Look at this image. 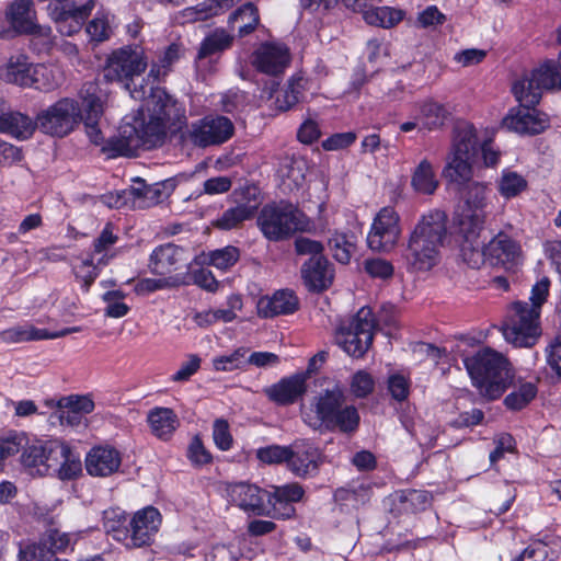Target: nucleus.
<instances>
[{
    "mask_svg": "<svg viewBox=\"0 0 561 561\" xmlns=\"http://www.w3.org/2000/svg\"><path fill=\"white\" fill-rule=\"evenodd\" d=\"M139 116L135 118V125L121 126L118 135L105 141L101 151L107 158L134 157L140 148L151 149L161 144L167 135L168 124L180 118L181 107L165 90L150 88V94L139 110Z\"/></svg>",
    "mask_w": 561,
    "mask_h": 561,
    "instance_id": "nucleus-1",
    "label": "nucleus"
},
{
    "mask_svg": "<svg viewBox=\"0 0 561 561\" xmlns=\"http://www.w3.org/2000/svg\"><path fill=\"white\" fill-rule=\"evenodd\" d=\"M447 234V216L434 209L421 216L410 232L402 260L410 272H427L440 261V248Z\"/></svg>",
    "mask_w": 561,
    "mask_h": 561,
    "instance_id": "nucleus-2",
    "label": "nucleus"
},
{
    "mask_svg": "<svg viewBox=\"0 0 561 561\" xmlns=\"http://www.w3.org/2000/svg\"><path fill=\"white\" fill-rule=\"evenodd\" d=\"M550 280L543 276L531 288L530 304L514 302L503 325L504 339L515 347H531L541 334L539 318L549 295Z\"/></svg>",
    "mask_w": 561,
    "mask_h": 561,
    "instance_id": "nucleus-3",
    "label": "nucleus"
},
{
    "mask_svg": "<svg viewBox=\"0 0 561 561\" xmlns=\"http://www.w3.org/2000/svg\"><path fill=\"white\" fill-rule=\"evenodd\" d=\"M486 191L488 185L484 183L473 181L465 185L461 194L463 204L455 215L462 250L473 264H478L481 256L477 252V237L481 234L486 219Z\"/></svg>",
    "mask_w": 561,
    "mask_h": 561,
    "instance_id": "nucleus-4",
    "label": "nucleus"
},
{
    "mask_svg": "<svg viewBox=\"0 0 561 561\" xmlns=\"http://www.w3.org/2000/svg\"><path fill=\"white\" fill-rule=\"evenodd\" d=\"M473 385L490 399L500 398L512 383L513 373L508 359L500 352L483 347L463 359Z\"/></svg>",
    "mask_w": 561,
    "mask_h": 561,
    "instance_id": "nucleus-5",
    "label": "nucleus"
},
{
    "mask_svg": "<svg viewBox=\"0 0 561 561\" xmlns=\"http://www.w3.org/2000/svg\"><path fill=\"white\" fill-rule=\"evenodd\" d=\"M314 415H309L306 423L314 430L324 426L342 433H354L359 425V413L354 405L346 404L341 387L328 389L316 398Z\"/></svg>",
    "mask_w": 561,
    "mask_h": 561,
    "instance_id": "nucleus-6",
    "label": "nucleus"
},
{
    "mask_svg": "<svg viewBox=\"0 0 561 561\" xmlns=\"http://www.w3.org/2000/svg\"><path fill=\"white\" fill-rule=\"evenodd\" d=\"M147 65L144 53L137 47H119L107 55L102 68L103 78L107 82L123 83L133 99L145 101L147 96L142 88L140 90L131 89L130 83L135 77L146 70Z\"/></svg>",
    "mask_w": 561,
    "mask_h": 561,
    "instance_id": "nucleus-7",
    "label": "nucleus"
},
{
    "mask_svg": "<svg viewBox=\"0 0 561 561\" xmlns=\"http://www.w3.org/2000/svg\"><path fill=\"white\" fill-rule=\"evenodd\" d=\"M460 256L471 268H479L484 261L492 266H500L506 271H513L523 261L520 244L505 232H499L482 247L480 234L477 237V252L481 255L480 262L473 264L462 250V240L459 241Z\"/></svg>",
    "mask_w": 561,
    "mask_h": 561,
    "instance_id": "nucleus-8",
    "label": "nucleus"
},
{
    "mask_svg": "<svg viewBox=\"0 0 561 561\" xmlns=\"http://www.w3.org/2000/svg\"><path fill=\"white\" fill-rule=\"evenodd\" d=\"M375 316L370 308L363 307L348 321L343 322L335 334V341L350 356L359 358L373 343Z\"/></svg>",
    "mask_w": 561,
    "mask_h": 561,
    "instance_id": "nucleus-9",
    "label": "nucleus"
},
{
    "mask_svg": "<svg viewBox=\"0 0 561 561\" xmlns=\"http://www.w3.org/2000/svg\"><path fill=\"white\" fill-rule=\"evenodd\" d=\"M81 119L78 102L65 98L37 115V127L47 135L65 137L75 129Z\"/></svg>",
    "mask_w": 561,
    "mask_h": 561,
    "instance_id": "nucleus-10",
    "label": "nucleus"
},
{
    "mask_svg": "<svg viewBox=\"0 0 561 561\" xmlns=\"http://www.w3.org/2000/svg\"><path fill=\"white\" fill-rule=\"evenodd\" d=\"M227 492L233 504L256 516L271 515L275 511V505L280 502L278 488L271 493L255 484L239 482L230 484Z\"/></svg>",
    "mask_w": 561,
    "mask_h": 561,
    "instance_id": "nucleus-11",
    "label": "nucleus"
},
{
    "mask_svg": "<svg viewBox=\"0 0 561 561\" xmlns=\"http://www.w3.org/2000/svg\"><path fill=\"white\" fill-rule=\"evenodd\" d=\"M251 64L259 72L267 76L262 85L261 99L275 100L277 104L280 85V47L271 43L261 44L252 54Z\"/></svg>",
    "mask_w": 561,
    "mask_h": 561,
    "instance_id": "nucleus-12",
    "label": "nucleus"
},
{
    "mask_svg": "<svg viewBox=\"0 0 561 561\" xmlns=\"http://www.w3.org/2000/svg\"><path fill=\"white\" fill-rule=\"evenodd\" d=\"M401 232L399 214L393 207H382L373 220L367 244L373 251L390 252L398 243Z\"/></svg>",
    "mask_w": 561,
    "mask_h": 561,
    "instance_id": "nucleus-13",
    "label": "nucleus"
},
{
    "mask_svg": "<svg viewBox=\"0 0 561 561\" xmlns=\"http://www.w3.org/2000/svg\"><path fill=\"white\" fill-rule=\"evenodd\" d=\"M234 131L232 122L221 115H208L191 124L188 139L201 148L218 146L228 141Z\"/></svg>",
    "mask_w": 561,
    "mask_h": 561,
    "instance_id": "nucleus-14",
    "label": "nucleus"
},
{
    "mask_svg": "<svg viewBox=\"0 0 561 561\" xmlns=\"http://www.w3.org/2000/svg\"><path fill=\"white\" fill-rule=\"evenodd\" d=\"M80 98L85 112L84 126L91 142L103 146L102 131L99 128V121L104 112V104L107 94L95 81L85 82L80 90Z\"/></svg>",
    "mask_w": 561,
    "mask_h": 561,
    "instance_id": "nucleus-15",
    "label": "nucleus"
},
{
    "mask_svg": "<svg viewBox=\"0 0 561 561\" xmlns=\"http://www.w3.org/2000/svg\"><path fill=\"white\" fill-rule=\"evenodd\" d=\"M162 517L153 506L137 511L128 522L126 548H141L151 545L158 533Z\"/></svg>",
    "mask_w": 561,
    "mask_h": 561,
    "instance_id": "nucleus-16",
    "label": "nucleus"
},
{
    "mask_svg": "<svg viewBox=\"0 0 561 561\" xmlns=\"http://www.w3.org/2000/svg\"><path fill=\"white\" fill-rule=\"evenodd\" d=\"M93 7V0H89L82 5H78L76 0H51L47 9L50 18L58 23L59 32L70 36L80 30Z\"/></svg>",
    "mask_w": 561,
    "mask_h": 561,
    "instance_id": "nucleus-17",
    "label": "nucleus"
},
{
    "mask_svg": "<svg viewBox=\"0 0 561 561\" xmlns=\"http://www.w3.org/2000/svg\"><path fill=\"white\" fill-rule=\"evenodd\" d=\"M535 106L512 107L502 119V127L519 135H538L550 126L549 116Z\"/></svg>",
    "mask_w": 561,
    "mask_h": 561,
    "instance_id": "nucleus-18",
    "label": "nucleus"
},
{
    "mask_svg": "<svg viewBox=\"0 0 561 561\" xmlns=\"http://www.w3.org/2000/svg\"><path fill=\"white\" fill-rule=\"evenodd\" d=\"M94 402L89 396L71 394L62 397L55 404V411L50 414L51 424L78 427L83 424L84 415L94 410Z\"/></svg>",
    "mask_w": 561,
    "mask_h": 561,
    "instance_id": "nucleus-19",
    "label": "nucleus"
},
{
    "mask_svg": "<svg viewBox=\"0 0 561 561\" xmlns=\"http://www.w3.org/2000/svg\"><path fill=\"white\" fill-rule=\"evenodd\" d=\"M283 461L297 476H307L318 470L321 462L320 450L310 442L300 440L283 447Z\"/></svg>",
    "mask_w": 561,
    "mask_h": 561,
    "instance_id": "nucleus-20",
    "label": "nucleus"
},
{
    "mask_svg": "<svg viewBox=\"0 0 561 561\" xmlns=\"http://www.w3.org/2000/svg\"><path fill=\"white\" fill-rule=\"evenodd\" d=\"M301 275L309 290L322 291L332 285L334 271L327 257L317 252L302 265Z\"/></svg>",
    "mask_w": 561,
    "mask_h": 561,
    "instance_id": "nucleus-21",
    "label": "nucleus"
},
{
    "mask_svg": "<svg viewBox=\"0 0 561 561\" xmlns=\"http://www.w3.org/2000/svg\"><path fill=\"white\" fill-rule=\"evenodd\" d=\"M121 465V453L108 445L94 446L85 457V469L93 477H108L117 472Z\"/></svg>",
    "mask_w": 561,
    "mask_h": 561,
    "instance_id": "nucleus-22",
    "label": "nucleus"
},
{
    "mask_svg": "<svg viewBox=\"0 0 561 561\" xmlns=\"http://www.w3.org/2000/svg\"><path fill=\"white\" fill-rule=\"evenodd\" d=\"M186 251L173 243H167L156 248L150 255V271L160 276H165L186 265Z\"/></svg>",
    "mask_w": 561,
    "mask_h": 561,
    "instance_id": "nucleus-23",
    "label": "nucleus"
},
{
    "mask_svg": "<svg viewBox=\"0 0 561 561\" xmlns=\"http://www.w3.org/2000/svg\"><path fill=\"white\" fill-rule=\"evenodd\" d=\"M245 192L249 196L248 203H241L236 207L225 210L222 215L214 221L215 227L221 230H230L254 216L259 206V202L255 198L257 188L255 186H249L245 188Z\"/></svg>",
    "mask_w": 561,
    "mask_h": 561,
    "instance_id": "nucleus-24",
    "label": "nucleus"
},
{
    "mask_svg": "<svg viewBox=\"0 0 561 561\" xmlns=\"http://www.w3.org/2000/svg\"><path fill=\"white\" fill-rule=\"evenodd\" d=\"M33 66L24 55L12 56L0 68V78L12 84L27 87L32 83Z\"/></svg>",
    "mask_w": 561,
    "mask_h": 561,
    "instance_id": "nucleus-25",
    "label": "nucleus"
},
{
    "mask_svg": "<svg viewBox=\"0 0 561 561\" xmlns=\"http://www.w3.org/2000/svg\"><path fill=\"white\" fill-rule=\"evenodd\" d=\"M36 127L37 121H33L28 115L7 110L2 118L0 133L8 134L19 140H25L33 135Z\"/></svg>",
    "mask_w": 561,
    "mask_h": 561,
    "instance_id": "nucleus-26",
    "label": "nucleus"
},
{
    "mask_svg": "<svg viewBox=\"0 0 561 561\" xmlns=\"http://www.w3.org/2000/svg\"><path fill=\"white\" fill-rule=\"evenodd\" d=\"M449 112L444 104L433 100H425L417 105L416 118L421 129L436 130L445 125Z\"/></svg>",
    "mask_w": 561,
    "mask_h": 561,
    "instance_id": "nucleus-27",
    "label": "nucleus"
},
{
    "mask_svg": "<svg viewBox=\"0 0 561 561\" xmlns=\"http://www.w3.org/2000/svg\"><path fill=\"white\" fill-rule=\"evenodd\" d=\"M147 420L152 434L163 440H168L180 424L176 414L169 408L152 409Z\"/></svg>",
    "mask_w": 561,
    "mask_h": 561,
    "instance_id": "nucleus-28",
    "label": "nucleus"
},
{
    "mask_svg": "<svg viewBox=\"0 0 561 561\" xmlns=\"http://www.w3.org/2000/svg\"><path fill=\"white\" fill-rule=\"evenodd\" d=\"M314 221L297 207L283 205V237L295 233H314Z\"/></svg>",
    "mask_w": 561,
    "mask_h": 561,
    "instance_id": "nucleus-29",
    "label": "nucleus"
},
{
    "mask_svg": "<svg viewBox=\"0 0 561 561\" xmlns=\"http://www.w3.org/2000/svg\"><path fill=\"white\" fill-rule=\"evenodd\" d=\"M367 1L368 0L365 1L363 9L356 10L355 12H362L364 20L370 25L391 28L399 24L405 16V12L401 9L391 7L368 8Z\"/></svg>",
    "mask_w": 561,
    "mask_h": 561,
    "instance_id": "nucleus-30",
    "label": "nucleus"
},
{
    "mask_svg": "<svg viewBox=\"0 0 561 561\" xmlns=\"http://www.w3.org/2000/svg\"><path fill=\"white\" fill-rule=\"evenodd\" d=\"M7 15L15 31L26 33L34 30L35 10L32 0H13Z\"/></svg>",
    "mask_w": 561,
    "mask_h": 561,
    "instance_id": "nucleus-31",
    "label": "nucleus"
},
{
    "mask_svg": "<svg viewBox=\"0 0 561 561\" xmlns=\"http://www.w3.org/2000/svg\"><path fill=\"white\" fill-rule=\"evenodd\" d=\"M512 93L519 105L524 106H536L542 95V91L530 72L523 75L513 82Z\"/></svg>",
    "mask_w": 561,
    "mask_h": 561,
    "instance_id": "nucleus-32",
    "label": "nucleus"
},
{
    "mask_svg": "<svg viewBox=\"0 0 561 561\" xmlns=\"http://www.w3.org/2000/svg\"><path fill=\"white\" fill-rule=\"evenodd\" d=\"M259 21L256 7L248 2L231 13L228 23L232 30L237 28L239 36L243 37L256 28Z\"/></svg>",
    "mask_w": 561,
    "mask_h": 561,
    "instance_id": "nucleus-33",
    "label": "nucleus"
},
{
    "mask_svg": "<svg viewBox=\"0 0 561 561\" xmlns=\"http://www.w3.org/2000/svg\"><path fill=\"white\" fill-rule=\"evenodd\" d=\"M233 43V35L225 28H216L209 33L201 43L196 60L220 54L230 48Z\"/></svg>",
    "mask_w": 561,
    "mask_h": 561,
    "instance_id": "nucleus-34",
    "label": "nucleus"
},
{
    "mask_svg": "<svg viewBox=\"0 0 561 561\" xmlns=\"http://www.w3.org/2000/svg\"><path fill=\"white\" fill-rule=\"evenodd\" d=\"M411 185L419 194H434L438 187V180L430 161L422 160L414 169Z\"/></svg>",
    "mask_w": 561,
    "mask_h": 561,
    "instance_id": "nucleus-35",
    "label": "nucleus"
},
{
    "mask_svg": "<svg viewBox=\"0 0 561 561\" xmlns=\"http://www.w3.org/2000/svg\"><path fill=\"white\" fill-rule=\"evenodd\" d=\"M257 226L270 241L280 240V207L273 203L264 206L257 217Z\"/></svg>",
    "mask_w": 561,
    "mask_h": 561,
    "instance_id": "nucleus-36",
    "label": "nucleus"
},
{
    "mask_svg": "<svg viewBox=\"0 0 561 561\" xmlns=\"http://www.w3.org/2000/svg\"><path fill=\"white\" fill-rule=\"evenodd\" d=\"M46 330L31 323L18 324L0 332V340L7 344L46 340Z\"/></svg>",
    "mask_w": 561,
    "mask_h": 561,
    "instance_id": "nucleus-37",
    "label": "nucleus"
},
{
    "mask_svg": "<svg viewBox=\"0 0 561 561\" xmlns=\"http://www.w3.org/2000/svg\"><path fill=\"white\" fill-rule=\"evenodd\" d=\"M128 516L119 507H113L103 512V528L107 534H112L113 538L125 545L127 538Z\"/></svg>",
    "mask_w": 561,
    "mask_h": 561,
    "instance_id": "nucleus-38",
    "label": "nucleus"
},
{
    "mask_svg": "<svg viewBox=\"0 0 561 561\" xmlns=\"http://www.w3.org/2000/svg\"><path fill=\"white\" fill-rule=\"evenodd\" d=\"M184 285H188L187 273L174 274L161 278H142L136 284L135 290L139 295H147L160 289L176 288Z\"/></svg>",
    "mask_w": 561,
    "mask_h": 561,
    "instance_id": "nucleus-39",
    "label": "nucleus"
},
{
    "mask_svg": "<svg viewBox=\"0 0 561 561\" xmlns=\"http://www.w3.org/2000/svg\"><path fill=\"white\" fill-rule=\"evenodd\" d=\"M329 248L337 262L348 264L357 250V238L353 233L336 231L329 239Z\"/></svg>",
    "mask_w": 561,
    "mask_h": 561,
    "instance_id": "nucleus-40",
    "label": "nucleus"
},
{
    "mask_svg": "<svg viewBox=\"0 0 561 561\" xmlns=\"http://www.w3.org/2000/svg\"><path fill=\"white\" fill-rule=\"evenodd\" d=\"M530 73L542 92L561 88V64L559 61H546Z\"/></svg>",
    "mask_w": 561,
    "mask_h": 561,
    "instance_id": "nucleus-41",
    "label": "nucleus"
},
{
    "mask_svg": "<svg viewBox=\"0 0 561 561\" xmlns=\"http://www.w3.org/2000/svg\"><path fill=\"white\" fill-rule=\"evenodd\" d=\"M31 79L32 83L28 85V88L49 92L60 85L61 73L57 68L45 65H36L33 66Z\"/></svg>",
    "mask_w": 561,
    "mask_h": 561,
    "instance_id": "nucleus-42",
    "label": "nucleus"
},
{
    "mask_svg": "<svg viewBox=\"0 0 561 561\" xmlns=\"http://www.w3.org/2000/svg\"><path fill=\"white\" fill-rule=\"evenodd\" d=\"M557 552L543 541H534L520 552L516 559L511 560L507 556L501 554V561H554Z\"/></svg>",
    "mask_w": 561,
    "mask_h": 561,
    "instance_id": "nucleus-43",
    "label": "nucleus"
},
{
    "mask_svg": "<svg viewBox=\"0 0 561 561\" xmlns=\"http://www.w3.org/2000/svg\"><path fill=\"white\" fill-rule=\"evenodd\" d=\"M472 160L451 157L444 170L445 176L459 186H465L472 182Z\"/></svg>",
    "mask_w": 561,
    "mask_h": 561,
    "instance_id": "nucleus-44",
    "label": "nucleus"
},
{
    "mask_svg": "<svg viewBox=\"0 0 561 561\" xmlns=\"http://www.w3.org/2000/svg\"><path fill=\"white\" fill-rule=\"evenodd\" d=\"M117 240L118 237L113 232V225L107 222L100 236L93 242L91 256L95 257V255L101 254V256L98 257L99 265L104 266L108 264L110 260L113 257V255L108 254V250L117 242Z\"/></svg>",
    "mask_w": 561,
    "mask_h": 561,
    "instance_id": "nucleus-45",
    "label": "nucleus"
},
{
    "mask_svg": "<svg viewBox=\"0 0 561 561\" xmlns=\"http://www.w3.org/2000/svg\"><path fill=\"white\" fill-rule=\"evenodd\" d=\"M477 153V137L472 127L465 128L455 137L451 157L472 160Z\"/></svg>",
    "mask_w": 561,
    "mask_h": 561,
    "instance_id": "nucleus-46",
    "label": "nucleus"
},
{
    "mask_svg": "<svg viewBox=\"0 0 561 561\" xmlns=\"http://www.w3.org/2000/svg\"><path fill=\"white\" fill-rule=\"evenodd\" d=\"M79 533H62L51 528L41 537L48 549L56 556L58 552H65L68 547L73 546L79 540Z\"/></svg>",
    "mask_w": 561,
    "mask_h": 561,
    "instance_id": "nucleus-47",
    "label": "nucleus"
},
{
    "mask_svg": "<svg viewBox=\"0 0 561 561\" xmlns=\"http://www.w3.org/2000/svg\"><path fill=\"white\" fill-rule=\"evenodd\" d=\"M69 451V446L60 440H48L47 450L43 458L42 469L38 472L55 473L56 469L62 461L65 455Z\"/></svg>",
    "mask_w": 561,
    "mask_h": 561,
    "instance_id": "nucleus-48",
    "label": "nucleus"
},
{
    "mask_svg": "<svg viewBox=\"0 0 561 561\" xmlns=\"http://www.w3.org/2000/svg\"><path fill=\"white\" fill-rule=\"evenodd\" d=\"M537 396V387L533 382H524L507 394L504 404L507 409L518 411L524 409Z\"/></svg>",
    "mask_w": 561,
    "mask_h": 561,
    "instance_id": "nucleus-49",
    "label": "nucleus"
},
{
    "mask_svg": "<svg viewBox=\"0 0 561 561\" xmlns=\"http://www.w3.org/2000/svg\"><path fill=\"white\" fill-rule=\"evenodd\" d=\"M527 188L526 179L515 171L504 170L499 181V192L505 198H512Z\"/></svg>",
    "mask_w": 561,
    "mask_h": 561,
    "instance_id": "nucleus-50",
    "label": "nucleus"
},
{
    "mask_svg": "<svg viewBox=\"0 0 561 561\" xmlns=\"http://www.w3.org/2000/svg\"><path fill=\"white\" fill-rule=\"evenodd\" d=\"M239 256L240 252L238 248L233 245H227L222 249H217L209 252L203 262L218 270L226 271L236 264V262L239 260Z\"/></svg>",
    "mask_w": 561,
    "mask_h": 561,
    "instance_id": "nucleus-51",
    "label": "nucleus"
},
{
    "mask_svg": "<svg viewBox=\"0 0 561 561\" xmlns=\"http://www.w3.org/2000/svg\"><path fill=\"white\" fill-rule=\"evenodd\" d=\"M307 374H296L283 379V404L293 403L300 399L306 392Z\"/></svg>",
    "mask_w": 561,
    "mask_h": 561,
    "instance_id": "nucleus-52",
    "label": "nucleus"
},
{
    "mask_svg": "<svg viewBox=\"0 0 561 561\" xmlns=\"http://www.w3.org/2000/svg\"><path fill=\"white\" fill-rule=\"evenodd\" d=\"M172 185L168 182H160L151 185L147 184L144 193V199H140L137 203L138 208H149L159 204L170 195Z\"/></svg>",
    "mask_w": 561,
    "mask_h": 561,
    "instance_id": "nucleus-53",
    "label": "nucleus"
},
{
    "mask_svg": "<svg viewBox=\"0 0 561 561\" xmlns=\"http://www.w3.org/2000/svg\"><path fill=\"white\" fill-rule=\"evenodd\" d=\"M307 81L301 76L288 80L285 95L283 96V111L295 107L305 98Z\"/></svg>",
    "mask_w": 561,
    "mask_h": 561,
    "instance_id": "nucleus-54",
    "label": "nucleus"
},
{
    "mask_svg": "<svg viewBox=\"0 0 561 561\" xmlns=\"http://www.w3.org/2000/svg\"><path fill=\"white\" fill-rule=\"evenodd\" d=\"M56 558L42 538L38 542L21 549L19 554V561H55Z\"/></svg>",
    "mask_w": 561,
    "mask_h": 561,
    "instance_id": "nucleus-55",
    "label": "nucleus"
},
{
    "mask_svg": "<svg viewBox=\"0 0 561 561\" xmlns=\"http://www.w3.org/2000/svg\"><path fill=\"white\" fill-rule=\"evenodd\" d=\"M99 266L98 259L90 256L73 268L76 277L83 283L82 287L85 291L89 290L90 286L98 277Z\"/></svg>",
    "mask_w": 561,
    "mask_h": 561,
    "instance_id": "nucleus-56",
    "label": "nucleus"
},
{
    "mask_svg": "<svg viewBox=\"0 0 561 561\" xmlns=\"http://www.w3.org/2000/svg\"><path fill=\"white\" fill-rule=\"evenodd\" d=\"M125 297L121 290H110L103 295V300L107 304L105 316L110 318H122L129 311V307L121 300Z\"/></svg>",
    "mask_w": 561,
    "mask_h": 561,
    "instance_id": "nucleus-57",
    "label": "nucleus"
},
{
    "mask_svg": "<svg viewBox=\"0 0 561 561\" xmlns=\"http://www.w3.org/2000/svg\"><path fill=\"white\" fill-rule=\"evenodd\" d=\"M221 2L227 3L228 0H207L194 8L185 10V15L192 21H204L210 16L217 15L221 9Z\"/></svg>",
    "mask_w": 561,
    "mask_h": 561,
    "instance_id": "nucleus-58",
    "label": "nucleus"
},
{
    "mask_svg": "<svg viewBox=\"0 0 561 561\" xmlns=\"http://www.w3.org/2000/svg\"><path fill=\"white\" fill-rule=\"evenodd\" d=\"M364 271L373 278L388 279L392 277L394 268L390 261L373 257L364 261Z\"/></svg>",
    "mask_w": 561,
    "mask_h": 561,
    "instance_id": "nucleus-59",
    "label": "nucleus"
},
{
    "mask_svg": "<svg viewBox=\"0 0 561 561\" xmlns=\"http://www.w3.org/2000/svg\"><path fill=\"white\" fill-rule=\"evenodd\" d=\"M87 33L92 41L104 42L112 35V27L105 15H96L87 25Z\"/></svg>",
    "mask_w": 561,
    "mask_h": 561,
    "instance_id": "nucleus-60",
    "label": "nucleus"
},
{
    "mask_svg": "<svg viewBox=\"0 0 561 561\" xmlns=\"http://www.w3.org/2000/svg\"><path fill=\"white\" fill-rule=\"evenodd\" d=\"M375 381L371 375L365 370H358L352 377L351 391L357 398H365L373 392Z\"/></svg>",
    "mask_w": 561,
    "mask_h": 561,
    "instance_id": "nucleus-61",
    "label": "nucleus"
},
{
    "mask_svg": "<svg viewBox=\"0 0 561 561\" xmlns=\"http://www.w3.org/2000/svg\"><path fill=\"white\" fill-rule=\"evenodd\" d=\"M245 354V348H238L229 355L216 357L213 360L214 368L218 371H228L240 368L243 363H247L244 359Z\"/></svg>",
    "mask_w": 561,
    "mask_h": 561,
    "instance_id": "nucleus-62",
    "label": "nucleus"
},
{
    "mask_svg": "<svg viewBox=\"0 0 561 561\" xmlns=\"http://www.w3.org/2000/svg\"><path fill=\"white\" fill-rule=\"evenodd\" d=\"M81 470L82 467L80 459L75 456L69 448V451L65 455L62 461H60L55 473H57L61 480H70L77 477Z\"/></svg>",
    "mask_w": 561,
    "mask_h": 561,
    "instance_id": "nucleus-63",
    "label": "nucleus"
},
{
    "mask_svg": "<svg viewBox=\"0 0 561 561\" xmlns=\"http://www.w3.org/2000/svg\"><path fill=\"white\" fill-rule=\"evenodd\" d=\"M213 438L215 445L221 450H229L232 446L233 438L229 431V424L224 419H217L213 426Z\"/></svg>",
    "mask_w": 561,
    "mask_h": 561,
    "instance_id": "nucleus-64",
    "label": "nucleus"
}]
</instances>
